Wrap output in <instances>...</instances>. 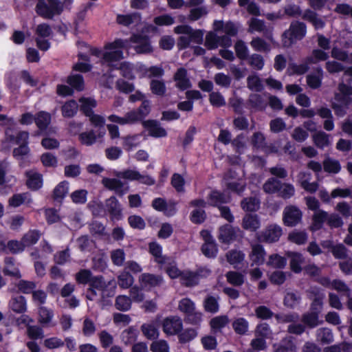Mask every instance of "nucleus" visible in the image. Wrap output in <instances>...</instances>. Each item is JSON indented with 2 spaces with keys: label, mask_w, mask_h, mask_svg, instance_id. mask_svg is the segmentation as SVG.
I'll list each match as a JSON object with an SVG mask.
<instances>
[{
  "label": "nucleus",
  "mask_w": 352,
  "mask_h": 352,
  "mask_svg": "<svg viewBox=\"0 0 352 352\" xmlns=\"http://www.w3.org/2000/svg\"><path fill=\"white\" fill-rule=\"evenodd\" d=\"M74 0H37L35 7L36 13L43 19H52L55 16L60 15L65 6H71Z\"/></svg>",
  "instance_id": "f257e3e1"
},
{
  "label": "nucleus",
  "mask_w": 352,
  "mask_h": 352,
  "mask_svg": "<svg viewBox=\"0 0 352 352\" xmlns=\"http://www.w3.org/2000/svg\"><path fill=\"white\" fill-rule=\"evenodd\" d=\"M128 41L122 38H116L113 42L104 44L102 61L109 65L124 58L123 50L126 47Z\"/></svg>",
  "instance_id": "f03ea898"
},
{
  "label": "nucleus",
  "mask_w": 352,
  "mask_h": 352,
  "mask_svg": "<svg viewBox=\"0 0 352 352\" xmlns=\"http://www.w3.org/2000/svg\"><path fill=\"white\" fill-rule=\"evenodd\" d=\"M307 25L298 21L292 22L288 30L282 34V41L284 47H290L296 41L302 40L306 35Z\"/></svg>",
  "instance_id": "7ed1b4c3"
},
{
  "label": "nucleus",
  "mask_w": 352,
  "mask_h": 352,
  "mask_svg": "<svg viewBox=\"0 0 352 352\" xmlns=\"http://www.w3.org/2000/svg\"><path fill=\"white\" fill-rule=\"evenodd\" d=\"M283 235V228L278 224H269L265 229L256 234V239L259 242L274 243L278 242Z\"/></svg>",
  "instance_id": "20e7f679"
},
{
  "label": "nucleus",
  "mask_w": 352,
  "mask_h": 352,
  "mask_svg": "<svg viewBox=\"0 0 352 352\" xmlns=\"http://www.w3.org/2000/svg\"><path fill=\"white\" fill-rule=\"evenodd\" d=\"M302 212L296 206L289 205L284 208L283 222L285 226L295 227L301 222Z\"/></svg>",
  "instance_id": "39448f33"
},
{
  "label": "nucleus",
  "mask_w": 352,
  "mask_h": 352,
  "mask_svg": "<svg viewBox=\"0 0 352 352\" xmlns=\"http://www.w3.org/2000/svg\"><path fill=\"white\" fill-rule=\"evenodd\" d=\"M315 281L326 288L334 289L340 293H343L346 294L347 296H350V288L342 280L334 279L331 281L329 277L322 276L315 279Z\"/></svg>",
  "instance_id": "423d86ee"
},
{
  "label": "nucleus",
  "mask_w": 352,
  "mask_h": 352,
  "mask_svg": "<svg viewBox=\"0 0 352 352\" xmlns=\"http://www.w3.org/2000/svg\"><path fill=\"white\" fill-rule=\"evenodd\" d=\"M105 210L111 221H119L123 219L122 205L115 196L105 200Z\"/></svg>",
  "instance_id": "0eeeda50"
},
{
  "label": "nucleus",
  "mask_w": 352,
  "mask_h": 352,
  "mask_svg": "<svg viewBox=\"0 0 352 352\" xmlns=\"http://www.w3.org/2000/svg\"><path fill=\"white\" fill-rule=\"evenodd\" d=\"M183 328L182 321L178 316H169L164 319L163 331L170 336L178 335Z\"/></svg>",
  "instance_id": "6e6552de"
},
{
  "label": "nucleus",
  "mask_w": 352,
  "mask_h": 352,
  "mask_svg": "<svg viewBox=\"0 0 352 352\" xmlns=\"http://www.w3.org/2000/svg\"><path fill=\"white\" fill-rule=\"evenodd\" d=\"M173 79L175 82V87L181 91H186L192 87V82L188 77V71L183 67H179L177 69Z\"/></svg>",
  "instance_id": "1a4fd4ad"
},
{
  "label": "nucleus",
  "mask_w": 352,
  "mask_h": 352,
  "mask_svg": "<svg viewBox=\"0 0 352 352\" xmlns=\"http://www.w3.org/2000/svg\"><path fill=\"white\" fill-rule=\"evenodd\" d=\"M12 129L8 127L5 130V137L6 142L15 145L29 144L30 133L27 131H19L16 135H13L10 132Z\"/></svg>",
  "instance_id": "9d476101"
},
{
  "label": "nucleus",
  "mask_w": 352,
  "mask_h": 352,
  "mask_svg": "<svg viewBox=\"0 0 352 352\" xmlns=\"http://www.w3.org/2000/svg\"><path fill=\"white\" fill-rule=\"evenodd\" d=\"M245 107L254 111H263L267 107V102L261 94L252 93L249 95Z\"/></svg>",
  "instance_id": "9b49d317"
},
{
  "label": "nucleus",
  "mask_w": 352,
  "mask_h": 352,
  "mask_svg": "<svg viewBox=\"0 0 352 352\" xmlns=\"http://www.w3.org/2000/svg\"><path fill=\"white\" fill-rule=\"evenodd\" d=\"M102 184L106 188L113 190L120 197H122L129 189L128 186H124L121 180L116 178L104 177L102 180Z\"/></svg>",
  "instance_id": "f8f14e48"
},
{
  "label": "nucleus",
  "mask_w": 352,
  "mask_h": 352,
  "mask_svg": "<svg viewBox=\"0 0 352 352\" xmlns=\"http://www.w3.org/2000/svg\"><path fill=\"white\" fill-rule=\"evenodd\" d=\"M266 251L263 245L260 243L252 244L249 258L251 261V266L263 265L265 262Z\"/></svg>",
  "instance_id": "ddd939ff"
},
{
  "label": "nucleus",
  "mask_w": 352,
  "mask_h": 352,
  "mask_svg": "<svg viewBox=\"0 0 352 352\" xmlns=\"http://www.w3.org/2000/svg\"><path fill=\"white\" fill-rule=\"evenodd\" d=\"M142 126L148 131L151 137L159 138L167 136V132L156 120H147L142 122Z\"/></svg>",
  "instance_id": "4468645a"
},
{
  "label": "nucleus",
  "mask_w": 352,
  "mask_h": 352,
  "mask_svg": "<svg viewBox=\"0 0 352 352\" xmlns=\"http://www.w3.org/2000/svg\"><path fill=\"white\" fill-rule=\"evenodd\" d=\"M261 226L260 217L256 214H246L243 217L241 226L245 230L256 232Z\"/></svg>",
  "instance_id": "2eb2a0df"
},
{
  "label": "nucleus",
  "mask_w": 352,
  "mask_h": 352,
  "mask_svg": "<svg viewBox=\"0 0 352 352\" xmlns=\"http://www.w3.org/2000/svg\"><path fill=\"white\" fill-rule=\"evenodd\" d=\"M139 281L144 287H156L162 285L163 283V278L159 274L143 273L140 276Z\"/></svg>",
  "instance_id": "dca6fc26"
},
{
  "label": "nucleus",
  "mask_w": 352,
  "mask_h": 352,
  "mask_svg": "<svg viewBox=\"0 0 352 352\" xmlns=\"http://www.w3.org/2000/svg\"><path fill=\"white\" fill-rule=\"evenodd\" d=\"M207 200L209 206L219 208L222 204L228 203L230 198L218 190H212L208 194Z\"/></svg>",
  "instance_id": "f3484780"
},
{
  "label": "nucleus",
  "mask_w": 352,
  "mask_h": 352,
  "mask_svg": "<svg viewBox=\"0 0 352 352\" xmlns=\"http://www.w3.org/2000/svg\"><path fill=\"white\" fill-rule=\"evenodd\" d=\"M287 257L290 258V269L295 274H299L302 272L301 264L304 261L302 254L298 252L287 251L285 253Z\"/></svg>",
  "instance_id": "a211bd4d"
},
{
  "label": "nucleus",
  "mask_w": 352,
  "mask_h": 352,
  "mask_svg": "<svg viewBox=\"0 0 352 352\" xmlns=\"http://www.w3.org/2000/svg\"><path fill=\"white\" fill-rule=\"evenodd\" d=\"M25 175L27 177L26 186L30 190L36 191L43 186V181L41 174L28 171L25 173Z\"/></svg>",
  "instance_id": "6ab92c4d"
},
{
  "label": "nucleus",
  "mask_w": 352,
  "mask_h": 352,
  "mask_svg": "<svg viewBox=\"0 0 352 352\" xmlns=\"http://www.w3.org/2000/svg\"><path fill=\"white\" fill-rule=\"evenodd\" d=\"M148 252L154 257V261L159 265H164L166 263L167 256L162 255V247L155 241L148 243Z\"/></svg>",
  "instance_id": "aec40b11"
},
{
  "label": "nucleus",
  "mask_w": 352,
  "mask_h": 352,
  "mask_svg": "<svg viewBox=\"0 0 352 352\" xmlns=\"http://www.w3.org/2000/svg\"><path fill=\"white\" fill-rule=\"evenodd\" d=\"M328 217L329 214L327 212L323 210H318L312 217V223L310 226V230L313 232L321 230L323 228L324 223H327Z\"/></svg>",
  "instance_id": "412c9836"
},
{
  "label": "nucleus",
  "mask_w": 352,
  "mask_h": 352,
  "mask_svg": "<svg viewBox=\"0 0 352 352\" xmlns=\"http://www.w3.org/2000/svg\"><path fill=\"white\" fill-rule=\"evenodd\" d=\"M8 305L9 308L16 314H24L27 311V301L23 296H12Z\"/></svg>",
  "instance_id": "4be33fe9"
},
{
  "label": "nucleus",
  "mask_w": 352,
  "mask_h": 352,
  "mask_svg": "<svg viewBox=\"0 0 352 352\" xmlns=\"http://www.w3.org/2000/svg\"><path fill=\"white\" fill-rule=\"evenodd\" d=\"M314 72L315 74H311L307 76V83L310 88L316 89L322 85L323 70L322 67H318L314 69Z\"/></svg>",
  "instance_id": "5701e85b"
},
{
  "label": "nucleus",
  "mask_w": 352,
  "mask_h": 352,
  "mask_svg": "<svg viewBox=\"0 0 352 352\" xmlns=\"http://www.w3.org/2000/svg\"><path fill=\"white\" fill-rule=\"evenodd\" d=\"M61 113L63 118H74L78 111V104L74 99L66 101L60 108Z\"/></svg>",
  "instance_id": "b1692460"
},
{
  "label": "nucleus",
  "mask_w": 352,
  "mask_h": 352,
  "mask_svg": "<svg viewBox=\"0 0 352 352\" xmlns=\"http://www.w3.org/2000/svg\"><path fill=\"white\" fill-rule=\"evenodd\" d=\"M236 238L234 228L229 225L221 226L219 228V240L226 244L232 242Z\"/></svg>",
  "instance_id": "393cba45"
},
{
  "label": "nucleus",
  "mask_w": 352,
  "mask_h": 352,
  "mask_svg": "<svg viewBox=\"0 0 352 352\" xmlns=\"http://www.w3.org/2000/svg\"><path fill=\"white\" fill-rule=\"evenodd\" d=\"M34 122L41 132L45 131L51 122V115L47 111H41L36 113Z\"/></svg>",
  "instance_id": "a878e982"
},
{
  "label": "nucleus",
  "mask_w": 352,
  "mask_h": 352,
  "mask_svg": "<svg viewBox=\"0 0 352 352\" xmlns=\"http://www.w3.org/2000/svg\"><path fill=\"white\" fill-rule=\"evenodd\" d=\"M301 320L304 324L305 327L309 329H314L318 327L319 324L323 323L322 320H319V314L315 312H307L302 314Z\"/></svg>",
  "instance_id": "bb28decb"
},
{
  "label": "nucleus",
  "mask_w": 352,
  "mask_h": 352,
  "mask_svg": "<svg viewBox=\"0 0 352 352\" xmlns=\"http://www.w3.org/2000/svg\"><path fill=\"white\" fill-rule=\"evenodd\" d=\"M296 345L292 336L283 338L274 349V352H296Z\"/></svg>",
  "instance_id": "cd10ccee"
},
{
  "label": "nucleus",
  "mask_w": 352,
  "mask_h": 352,
  "mask_svg": "<svg viewBox=\"0 0 352 352\" xmlns=\"http://www.w3.org/2000/svg\"><path fill=\"white\" fill-rule=\"evenodd\" d=\"M245 254L241 250H230L226 254V258L230 265L236 268V265L241 264L245 260Z\"/></svg>",
  "instance_id": "c85d7f7f"
},
{
  "label": "nucleus",
  "mask_w": 352,
  "mask_h": 352,
  "mask_svg": "<svg viewBox=\"0 0 352 352\" xmlns=\"http://www.w3.org/2000/svg\"><path fill=\"white\" fill-rule=\"evenodd\" d=\"M261 201L255 197L243 198L241 201V207L245 212H256L260 208Z\"/></svg>",
  "instance_id": "c756f323"
},
{
  "label": "nucleus",
  "mask_w": 352,
  "mask_h": 352,
  "mask_svg": "<svg viewBox=\"0 0 352 352\" xmlns=\"http://www.w3.org/2000/svg\"><path fill=\"white\" fill-rule=\"evenodd\" d=\"M180 283L186 287H192L199 284L196 274L193 271L184 270L180 277Z\"/></svg>",
  "instance_id": "7c9ffc66"
},
{
  "label": "nucleus",
  "mask_w": 352,
  "mask_h": 352,
  "mask_svg": "<svg viewBox=\"0 0 352 352\" xmlns=\"http://www.w3.org/2000/svg\"><path fill=\"white\" fill-rule=\"evenodd\" d=\"M80 102H81L80 110L86 117H89L94 113L93 109L97 105L95 99L91 98H82L80 100Z\"/></svg>",
  "instance_id": "2f4dec72"
},
{
  "label": "nucleus",
  "mask_w": 352,
  "mask_h": 352,
  "mask_svg": "<svg viewBox=\"0 0 352 352\" xmlns=\"http://www.w3.org/2000/svg\"><path fill=\"white\" fill-rule=\"evenodd\" d=\"M139 71L142 72L144 76L148 78H160L164 76V70L160 66H151L149 67L145 65H141L139 68Z\"/></svg>",
  "instance_id": "473e14b6"
},
{
  "label": "nucleus",
  "mask_w": 352,
  "mask_h": 352,
  "mask_svg": "<svg viewBox=\"0 0 352 352\" xmlns=\"http://www.w3.org/2000/svg\"><path fill=\"white\" fill-rule=\"evenodd\" d=\"M247 87L250 91L258 93L264 89L262 80L257 75H250L247 78Z\"/></svg>",
  "instance_id": "72a5a7b5"
},
{
  "label": "nucleus",
  "mask_w": 352,
  "mask_h": 352,
  "mask_svg": "<svg viewBox=\"0 0 352 352\" xmlns=\"http://www.w3.org/2000/svg\"><path fill=\"white\" fill-rule=\"evenodd\" d=\"M282 182L275 177L269 178L263 184V189L267 194L278 193L281 188Z\"/></svg>",
  "instance_id": "f704fd0d"
},
{
  "label": "nucleus",
  "mask_w": 352,
  "mask_h": 352,
  "mask_svg": "<svg viewBox=\"0 0 352 352\" xmlns=\"http://www.w3.org/2000/svg\"><path fill=\"white\" fill-rule=\"evenodd\" d=\"M150 89L153 94L163 97L166 93V87L164 80L153 79L150 82Z\"/></svg>",
  "instance_id": "c9c22d12"
},
{
  "label": "nucleus",
  "mask_w": 352,
  "mask_h": 352,
  "mask_svg": "<svg viewBox=\"0 0 352 352\" xmlns=\"http://www.w3.org/2000/svg\"><path fill=\"white\" fill-rule=\"evenodd\" d=\"M329 58V54L324 50L320 49H314L311 54L306 57L308 63L316 64L320 61H324Z\"/></svg>",
  "instance_id": "e433bc0d"
},
{
  "label": "nucleus",
  "mask_w": 352,
  "mask_h": 352,
  "mask_svg": "<svg viewBox=\"0 0 352 352\" xmlns=\"http://www.w3.org/2000/svg\"><path fill=\"white\" fill-rule=\"evenodd\" d=\"M232 327L236 334L245 335L248 331L249 322L245 318H237L232 323Z\"/></svg>",
  "instance_id": "4c0bfd02"
},
{
  "label": "nucleus",
  "mask_w": 352,
  "mask_h": 352,
  "mask_svg": "<svg viewBox=\"0 0 352 352\" xmlns=\"http://www.w3.org/2000/svg\"><path fill=\"white\" fill-rule=\"evenodd\" d=\"M309 65L311 64L307 63L305 58L304 63L300 65H297L296 63H290L289 65L287 71L289 75H303L309 71Z\"/></svg>",
  "instance_id": "58836bf2"
},
{
  "label": "nucleus",
  "mask_w": 352,
  "mask_h": 352,
  "mask_svg": "<svg viewBox=\"0 0 352 352\" xmlns=\"http://www.w3.org/2000/svg\"><path fill=\"white\" fill-rule=\"evenodd\" d=\"M68 190L69 182L67 181L60 182L58 185L56 186L53 190V199L55 201L63 199L67 194Z\"/></svg>",
  "instance_id": "ea45409f"
},
{
  "label": "nucleus",
  "mask_w": 352,
  "mask_h": 352,
  "mask_svg": "<svg viewBox=\"0 0 352 352\" xmlns=\"http://www.w3.org/2000/svg\"><path fill=\"white\" fill-rule=\"evenodd\" d=\"M41 232L38 230H30L22 237L21 240L26 246H30L36 244L41 238Z\"/></svg>",
  "instance_id": "a19ab883"
},
{
  "label": "nucleus",
  "mask_w": 352,
  "mask_h": 352,
  "mask_svg": "<svg viewBox=\"0 0 352 352\" xmlns=\"http://www.w3.org/2000/svg\"><path fill=\"white\" fill-rule=\"evenodd\" d=\"M287 239L289 241L300 245L307 242L308 235L305 231L294 230L289 233Z\"/></svg>",
  "instance_id": "79ce46f5"
},
{
  "label": "nucleus",
  "mask_w": 352,
  "mask_h": 352,
  "mask_svg": "<svg viewBox=\"0 0 352 352\" xmlns=\"http://www.w3.org/2000/svg\"><path fill=\"white\" fill-rule=\"evenodd\" d=\"M134 283V278L129 272L124 270L118 276V285L122 289L130 288Z\"/></svg>",
  "instance_id": "37998d69"
},
{
  "label": "nucleus",
  "mask_w": 352,
  "mask_h": 352,
  "mask_svg": "<svg viewBox=\"0 0 352 352\" xmlns=\"http://www.w3.org/2000/svg\"><path fill=\"white\" fill-rule=\"evenodd\" d=\"M141 331L148 340H155L159 336L158 329L153 323H144L141 326Z\"/></svg>",
  "instance_id": "c03bdc74"
},
{
  "label": "nucleus",
  "mask_w": 352,
  "mask_h": 352,
  "mask_svg": "<svg viewBox=\"0 0 352 352\" xmlns=\"http://www.w3.org/2000/svg\"><path fill=\"white\" fill-rule=\"evenodd\" d=\"M323 168L328 173L337 174L341 170V165L338 160L327 157L323 161Z\"/></svg>",
  "instance_id": "a18cd8bd"
},
{
  "label": "nucleus",
  "mask_w": 352,
  "mask_h": 352,
  "mask_svg": "<svg viewBox=\"0 0 352 352\" xmlns=\"http://www.w3.org/2000/svg\"><path fill=\"white\" fill-rule=\"evenodd\" d=\"M131 299L127 296L120 295L116 298L115 307L121 311H127L131 307Z\"/></svg>",
  "instance_id": "49530a36"
},
{
  "label": "nucleus",
  "mask_w": 352,
  "mask_h": 352,
  "mask_svg": "<svg viewBox=\"0 0 352 352\" xmlns=\"http://www.w3.org/2000/svg\"><path fill=\"white\" fill-rule=\"evenodd\" d=\"M38 321L42 325L49 324L52 321V319L54 316L52 310L44 306H41L38 308Z\"/></svg>",
  "instance_id": "de8ad7c7"
},
{
  "label": "nucleus",
  "mask_w": 352,
  "mask_h": 352,
  "mask_svg": "<svg viewBox=\"0 0 352 352\" xmlns=\"http://www.w3.org/2000/svg\"><path fill=\"white\" fill-rule=\"evenodd\" d=\"M234 50L236 57L240 60H246L249 58V50L243 41L239 40L236 42Z\"/></svg>",
  "instance_id": "09e8293b"
},
{
  "label": "nucleus",
  "mask_w": 352,
  "mask_h": 352,
  "mask_svg": "<svg viewBox=\"0 0 352 352\" xmlns=\"http://www.w3.org/2000/svg\"><path fill=\"white\" fill-rule=\"evenodd\" d=\"M267 265L274 268L283 269L287 265V259L278 254H272L270 255Z\"/></svg>",
  "instance_id": "8fccbe9b"
},
{
  "label": "nucleus",
  "mask_w": 352,
  "mask_h": 352,
  "mask_svg": "<svg viewBox=\"0 0 352 352\" xmlns=\"http://www.w3.org/2000/svg\"><path fill=\"white\" fill-rule=\"evenodd\" d=\"M227 281L233 286L240 287L244 283V276L238 272L229 271L226 274Z\"/></svg>",
  "instance_id": "3c124183"
},
{
  "label": "nucleus",
  "mask_w": 352,
  "mask_h": 352,
  "mask_svg": "<svg viewBox=\"0 0 352 352\" xmlns=\"http://www.w3.org/2000/svg\"><path fill=\"white\" fill-rule=\"evenodd\" d=\"M137 337L138 331L134 327H129L124 330L121 334L122 341L126 345L133 343L137 340Z\"/></svg>",
  "instance_id": "603ef678"
},
{
  "label": "nucleus",
  "mask_w": 352,
  "mask_h": 352,
  "mask_svg": "<svg viewBox=\"0 0 352 352\" xmlns=\"http://www.w3.org/2000/svg\"><path fill=\"white\" fill-rule=\"evenodd\" d=\"M250 45L256 52H269L271 50L270 45L258 36L253 38Z\"/></svg>",
  "instance_id": "864d4df0"
},
{
  "label": "nucleus",
  "mask_w": 352,
  "mask_h": 352,
  "mask_svg": "<svg viewBox=\"0 0 352 352\" xmlns=\"http://www.w3.org/2000/svg\"><path fill=\"white\" fill-rule=\"evenodd\" d=\"M203 254L209 258H214L218 253V248L215 241L204 243L201 248Z\"/></svg>",
  "instance_id": "5fc2aeb1"
},
{
  "label": "nucleus",
  "mask_w": 352,
  "mask_h": 352,
  "mask_svg": "<svg viewBox=\"0 0 352 352\" xmlns=\"http://www.w3.org/2000/svg\"><path fill=\"white\" fill-rule=\"evenodd\" d=\"M317 339L322 344H329L333 341V336L329 328H321L318 330Z\"/></svg>",
  "instance_id": "6e6d98bb"
},
{
  "label": "nucleus",
  "mask_w": 352,
  "mask_h": 352,
  "mask_svg": "<svg viewBox=\"0 0 352 352\" xmlns=\"http://www.w3.org/2000/svg\"><path fill=\"white\" fill-rule=\"evenodd\" d=\"M67 82L72 89L77 91H82L85 86L84 78L80 74L71 75L68 76Z\"/></svg>",
  "instance_id": "4d7b16f0"
},
{
  "label": "nucleus",
  "mask_w": 352,
  "mask_h": 352,
  "mask_svg": "<svg viewBox=\"0 0 352 352\" xmlns=\"http://www.w3.org/2000/svg\"><path fill=\"white\" fill-rule=\"evenodd\" d=\"M18 290L25 294H30L34 292L36 287V284L34 281L21 279L16 283Z\"/></svg>",
  "instance_id": "13d9d810"
},
{
  "label": "nucleus",
  "mask_w": 352,
  "mask_h": 352,
  "mask_svg": "<svg viewBox=\"0 0 352 352\" xmlns=\"http://www.w3.org/2000/svg\"><path fill=\"white\" fill-rule=\"evenodd\" d=\"M248 65L256 70H262L265 65L263 57L258 54H252L248 58Z\"/></svg>",
  "instance_id": "bf43d9fd"
},
{
  "label": "nucleus",
  "mask_w": 352,
  "mask_h": 352,
  "mask_svg": "<svg viewBox=\"0 0 352 352\" xmlns=\"http://www.w3.org/2000/svg\"><path fill=\"white\" fill-rule=\"evenodd\" d=\"M204 309L206 311L215 314L219 310V305L217 299L213 296H208L204 302Z\"/></svg>",
  "instance_id": "052dcab7"
},
{
  "label": "nucleus",
  "mask_w": 352,
  "mask_h": 352,
  "mask_svg": "<svg viewBox=\"0 0 352 352\" xmlns=\"http://www.w3.org/2000/svg\"><path fill=\"white\" fill-rule=\"evenodd\" d=\"M295 194V188L292 184L283 183L278 196L285 200L292 198Z\"/></svg>",
  "instance_id": "680f3d73"
},
{
  "label": "nucleus",
  "mask_w": 352,
  "mask_h": 352,
  "mask_svg": "<svg viewBox=\"0 0 352 352\" xmlns=\"http://www.w3.org/2000/svg\"><path fill=\"white\" fill-rule=\"evenodd\" d=\"M116 88L120 92L128 94L135 91V85L122 78H119L116 82Z\"/></svg>",
  "instance_id": "e2e57ef3"
},
{
  "label": "nucleus",
  "mask_w": 352,
  "mask_h": 352,
  "mask_svg": "<svg viewBox=\"0 0 352 352\" xmlns=\"http://www.w3.org/2000/svg\"><path fill=\"white\" fill-rule=\"evenodd\" d=\"M252 146L257 149H263L266 147V138L262 132L257 131L253 133L251 138Z\"/></svg>",
  "instance_id": "0e129e2a"
},
{
  "label": "nucleus",
  "mask_w": 352,
  "mask_h": 352,
  "mask_svg": "<svg viewBox=\"0 0 352 352\" xmlns=\"http://www.w3.org/2000/svg\"><path fill=\"white\" fill-rule=\"evenodd\" d=\"M254 312L256 317L261 320H269L274 317L275 315V314L265 305H260L256 307Z\"/></svg>",
  "instance_id": "69168bd1"
},
{
  "label": "nucleus",
  "mask_w": 352,
  "mask_h": 352,
  "mask_svg": "<svg viewBox=\"0 0 352 352\" xmlns=\"http://www.w3.org/2000/svg\"><path fill=\"white\" fill-rule=\"evenodd\" d=\"M197 336V332L195 329H186L178 334L179 342L181 344H186L195 339Z\"/></svg>",
  "instance_id": "338daca9"
},
{
  "label": "nucleus",
  "mask_w": 352,
  "mask_h": 352,
  "mask_svg": "<svg viewBox=\"0 0 352 352\" xmlns=\"http://www.w3.org/2000/svg\"><path fill=\"white\" fill-rule=\"evenodd\" d=\"M78 139L82 144L91 146L94 144L97 140V136L94 130L82 132L79 134Z\"/></svg>",
  "instance_id": "774afa93"
}]
</instances>
